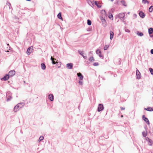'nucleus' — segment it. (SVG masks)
Returning <instances> with one entry per match:
<instances>
[{"label": "nucleus", "mask_w": 153, "mask_h": 153, "mask_svg": "<svg viewBox=\"0 0 153 153\" xmlns=\"http://www.w3.org/2000/svg\"><path fill=\"white\" fill-rule=\"evenodd\" d=\"M15 74V71L14 70L10 71L9 73V75L10 76H12Z\"/></svg>", "instance_id": "7"}, {"label": "nucleus", "mask_w": 153, "mask_h": 153, "mask_svg": "<svg viewBox=\"0 0 153 153\" xmlns=\"http://www.w3.org/2000/svg\"><path fill=\"white\" fill-rule=\"evenodd\" d=\"M89 60L91 62H92L94 61V57L92 56L90 57L89 59Z\"/></svg>", "instance_id": "24"}, {"label": "nucleus", "mask_w": 153, "mask_h": 153, "mask_svg": "<svg viewBox=\"0 0 153 153\" xmlns=\"http://www.w3.org/2000/svg\"><path fill=\"white\" fill-rule=\"evenodd\" d=\"M66 66L67 68L69 69H71L73 68V65L71 63L67 64L66 65Z\"/></svg>", "instance_id": "5"}, {"label": "nucleus", "mask_w": 153, "mask_h": 153, "mask_svg": "<svg viewBox=\"0 0 153 153\" xmlns=\"http://www.w3.org/2000/svg\"><path fill=\"white\" fill-rule=\"evenodd\" d=\"M95 4L96 5H97V1H95Z\"/></svg>", "instance_id": "40"}, {"label": "nucleus", "mask_w": 153, "mask_h": 153, "mask_svg": "<svg viewBox=\"0 0 153 153\" xmlns=\"http://www.w3.org/2000/svg\"><path fill=\"white\" fill-rule=\"evenodd\" d=\"M77 75L79 77L80 80H82L83 79V77L80 73H77Z\"/></svg>", "instance_id": "9"}, {"label": "nucleus", "mask_w": 153, "mask_h": 153, "mask_svg": "<svg viewBox=\"0 0 153 153\" xmlns=\"http://www.w3.org/2000/svg\"><path fill=\"white\" fill-rule=\"evenodd\" d=\"M104 11L105 13V10H104Z\"/></svg>", "instance_id": "44"}, {"label": "nucleus", "mask_w": 153, "mask_h": 153, "mask_svg": "<svg viewBox=\"0 0 153 153\" xmlns=\"http://www.w3.org/2000/svg\"><path fill=\"white\" fill-rule=\"evenodd\" d=\"M136 75L137 79H140L141 78L140 74V72L138 70H137L136 71Z\"/></svg>", "instance_id": "6"}, {"label": "nucleus", "mask_w": 153, "mask_h": 153, "mask_svg": "<svg viewBox=\"0 0 153 153\" xmlns=\"http://www.w3.org/2000/svg\"><path fill=\"white\" fill-rule=\"evenodd\" d=\"M153 10V6H152L149 7V11L150 12H151Z\"/></svg>", "instance_id": "22"}, {"label": "nucleus", "mask_w": 153, "mask_h": 153, "mask_svg": "<svg viewBox=\"0 0 153 153\" xmlns=\"http://www.w3.org/2000/svg\"><path fill=\"white\" fill-rule=\"evenodd\" d=\"M143 118L144 120L146 122L147 124L149 125V122L148 119L144 115L143 116Z\"/></svg>", "instance_id": "8"}, {"label": "nucleus", "mask_w": 153, "mask_h": 153, "mask_svg": "<svg viewBox=\"0 0 153 153\" xmlns=\"http://www.w3.org/2000/svg\"><path fill=\"white\" fill-rule=\"evenodd\" d=\"M57 17L59 19L62 20V17L61 14L60 13H58L57 15Z\"/></svg>", "instance_id": "19"}, {"label": "nucleus", "mask_w": 153, "mask_h": 153, "mask_svg": "<svg viewBox=\"0 0 153 153\" xmlns=\"http://www.w3.org/2000/svg\"><path fill=\"white\" fill-rule=\"evenodd\" d=\"M9 52V51H7V52Z\"/></svg>", "instance_id": "43"}, {"label": "nucleus", "mask_w": 153, "mask_h": 153, "mask_svg": "<svg viewBox=\"0 0 153 153\" xmlns=\"http://www.w3.org/2000/svg\"><path fill=\"white\" fill-rule=\"evenodd\" d=\"M33 49V47L32 46H30L29 48L27 51L26 53L28 55H30Z\"/></svg>", "instance_id": "2"}, {"label": "nucleus", "mask_w": 153, "mask_h": 153, "mask_svg": "<svg viewBox=\"0 0 153 153\" xmlns=\"http://www.w3.org/2000/svg\"><path fill=\"white\" fill-rule=\"evenodd\" d=\"M150 52L152 54H153V49L151 50Z\"/></svg>", "instance_id": "36"}, {"label": "nucleus", "mask_w": 153, "mask_h": 153, "mask_svg": "<svg viewBox=\"0 0 153 153\" xmlns=\"http://www.w3.org/2000/svg\"><path fill=\"white\" fill-rule=\"evenodd\" d=\"M121 2L122 4L125 6H126L127 5L125 1L124 0H122L121 1Z\"/></svg>", "instance_id": "21"}, {"label": "nucleus", "mask_w": 153, "mask_h": 153, "mask_svg": "<svg viewBox=\"0 0 153 153\" xmlns=\"http://www.w3.org/2000/svg\"><path fill=\"white\" fill-rule=\"evenodd\" d=\"M103 108H104L103 105L101 104H100L98 105V111H101L103 110Z\"/></svg>", "instance_id": "3"}, {"label": "nucleus", "mask_w": 153, "mask_h": 153, "mask_svg": "<svg viewBox=\"0 0 153 153\" xmlns=\"http://www.w3.org/2000/svg\"><path fill=\"white\" fill-rule=\"evenodd\" d=\"M121 110H124L125 109V108H124L121 107Z\"/></svg>", "instance_id": "37"}, {"label": "nucleus", "mask_w": 153, "mask_h": 153, "mask_svg": "<svg viewBox=\"0 0 153 153\" xmlns=\"http://www.w3.org/2000/svg\"><path fill=\"white\" fill-rule=\"evenodd\" d=\"M110 39L111 40L112 39L114 36V33L112 31H110Z\"/></svg>", "instance_id": "13"}, {"label": "nucleus", "mask_w": 153, "mask_h": 153, "mask_svg": "<svg viewBox=\"0 0 153 153\" xmlns=\"http://www.w3.org/2000/svg\"><path fill=\"white\" fill-rule=\"evenodd\" d=\"M139 14L140 17H141L142 18H143L145 17V14L142 12L141 11L140 12Z\"/></svg>", "instance_id": "12"}, {"label": "nucleus", "mask_w": 153, "mask_h": 153, "mask_svg": "<svg viewBox=\"0 0 153 153\" xmlns=\"http://www.w3.org/2000/svg\"><path fill=\"white\" fill-rule=\"evenodd\" d=\"M87 24L88 25H91V21L89 19H88L87 20Z\"/></svg>", "instance_id": "25"}, {"label": "nucleus", "mask_w": 153, "mask_h": 153, "mask_svg": "<svg viewBox=\"0 0 153 153\" xmlns=\"http://www.w3.org/2000/svg\"><path fill=\"white\" fill-rule=\"evenodd\" d=\"M79 53L83 56V57L85 59H86L87 58V56H84L83 55V53L81 51V52H79Z\"/></svg>", "instance_id": "23"}, {"label": "nucleus", "mask_w": 153, "mask_h": 153, "mask_svg": "<svg viewBox=\"0 0 153 153\" xmlns=\"http://www.w3.org/2000/svg\"><path fill=\"white\" fill-rule=\"evenodd\" d=\"M51 60L52 61V63L53 64H55L56 63H58L57 62H55L54 61V60H56V59L53 58L52 56H51Z\"/></svg>", "instance_id": "15"}, {"label": "nucleus", "mask_w": 153, "mask_h": 153, "mask_svg": "<svg viewBox=\"0 0 153 153\" xmlns=\"http://www.w3.org/2000/svg\"><path fill=\"white\" fill-rule=\"evenodd\" d=\"M98 63L97 62H95L93 64V65L94 66H97L98 65Z\"/></svg>", "instance_id": "33"}, {"label": "nucleus", "mask_w": 153, "mask_h": 153, "mask_svg": "<svg viewBox=\"0 0 153 153\" xmlns=\"http://www.w3.org/2000/svg\"><path fill=\"white\" fill-rule=\"evenodd\" d=\"M44 139V137L42 136H40L39 139V141L42 140Z\"/></svg>", "instance_id": "30"}, {"label": "nucleus", "mask_w": 153, "mask_h": 153, "mask_svg": "<svg viewBox=\"0 0 153 153\" xmlns=\"http://www.w3.org/2000/svg\"><path fill=\"white\" fill-rule=\"evenodd\" d=\"M142 1L144 2V4H145L146 3H147L148 4H149V1L146 0H143Z\"/></svg>", "instance_id": "31"}, {"label": "nucleus", "mask_w": 153, "mask_h": 153, "mask_svg": "<svg viewBox=\"0 0 153 153\" xmlns=\"http://www.w3.org/2000/svg\"><path fill=\"white\" fill-rule=\"evenodd\" d=\"M125 14L123 13H120L118 15V17L121 19H123L125 17Z\"/></svg>", "instance_id": "4"}, {"label": "nucleus", "mask_w": 153, "mask_h": 153, "mask_svg": "<svg viewBox=\"0 0 153 153\" xmlns=\"http://www.w3.org/2000/svg\"><path fill=\"white\" fill-rule=\"evenodd\" d=\"M137 34L140 36H142L143 35V34L142 33H140L138 32L137 33Z\"/></svg>", "instance_id": "28"}, {"label": "nucleus", "mask_w": 153, "mask_h": 153, "mask_svg": "<svg viewBox=\"0 0 153 153\" xmlns=\"http://www.w3.org/2000/svg\"><path fill=\"white\" fill-rule=\"evenodd\" d=\"M126 32H130V31L129 30H128V29L126 30Z\"/></svg>", "instance_id": "38"}, {"label": "nucleus", "mask_w": 153, "mask_h": 153, "mask_svg": "<svg viewBox=\"0 0 153 153\" xmlns=\"http://www.w3.org/2000/svg\"><path fill=\"white\" fill-rule=\"evenodd\" d=\"M96 53L98 55L100 54H101V51L100 50H97L96 51Z\"/></svg>", "instance_id": "26"}, {"label": "nucleus", "mask_w": 153, "mask_h": 153, "mask_svg": "<svg viewBox=\"0 0 153 153\" xmlns=\"http://www.w3.org/2000/svg\"><path fill=\"white\" fill-rule=\"evenodd\" d=\"M79 82L80 85H82V82L81 81H79Z\"/></svg>", "instance_id": "35"}, {"label": "nucleus", "mask_w": 153, "mask_h": 153, "mask_svg": "<svg viewBox=\"0 0 153 153\" xmlns=\"http://www.w3.org/2000/svg\"><path fill=\"white\" fill-rule=\"evenodd\" d=\"M9 75L7 74L5 76H4V77L2 79H3L5 81L6 80L9 79Z\"/></svg>", "instance_id": "11"}, {"label": "nucleus", "mask_w": 153, "mask_h": 153, "mask_svg": "<svg viewBox=\"0 0 153 153\" xmlns=\"http://www.w3.org/2000/svg\"><path fill=\"white\" fill-rule=\"evenodd\" d=\"M41 65L42 66V68L43 69L45 70V69L46 66L44 64L42 63L41 64Z\"/></svg>", "instance_id": "20"}, {"label": "nucleus", "mask_w": 153, "mask_h": 153, "mask_svg": "<svg viewBox=\"0 0 153 153\" xmlns=\"http://www.w3.org/2000/svg\"><path fill=\"white\" fill-rule=\"evenodd\" d=\"M152 143H153V142L152 141H151V140H150V141H149V145L151 146L152 145Z\"/></svg>", "instance_id": "32"}, {"label": "nucleus", "mask_w": 153, "mask_h": 153, "mask_svg": "<svg viewBox=\"0 0 153 153\" xmlns=\"http://www.w3.org/2000/svg\"><path fill=\"white\" fill-rule=\"evenodd\" d=\"M147 131H144L142 132L143 136L145 137H146L147 136Z\"/></svg>", "instance_id": "18"}, {"label": "nucleus", "mask_w": 153, "mask_h": 153, "mask_svg": "<svg viewBox=\"0 0 153 153\" xmlns=\"http://www.w3.org/2000/svg\"><path fill=\"white\" fill-rule=\"evenodd\" d=\"M149 70L151 74H152L153 75V69L152 68H149Z\"/></svg>", "instance_id": "29"}, {"label": "nucleus", "mask_w": 153, "mask_h": 153, "mask_svg": "<svg viewBox=\"0 0 153 153\" xmlns=\"http://www.w3.org/2000/svg\"><path fill=\"white\" fill-rule=\"evenodd\" d=\"M26 1H30L31 0H26Z\"/></svg>", "instance_id": "41"}, {"label": "nucleus", "mask_w": 153, "mask_h": 153, "mask_svg": "<svg viewBox=\"0 0 153 153\" xmlns=\"http://www.w3.org/2000/svg\"><path fill=\"white\" fill-rule=\"evenodd\" d=\"M145 109L150 111H153V108H152L151 107H148L146 108H145Z\"/></svg>", "instance_id": "16"}, {"label": "nucleus", "mask_w": 153, "mask_h": 153, "mask_svg": "<svg viewBox=\"0 0 153 153\" xmlns=\"http://www.w3.org/2000/svg\"><path fill=\"white\" fill-rule=\"evenodd\" d=\"M153 33V28L150 27L149 29V34H151Z\"/></svg>", "instance_id": "14"}, {"label": "nucleus", "mask_w": 153, "mask_h": 153, "mask_svg": "<svg viewBox=\"0 0 153 153\" xmlns=\"http://www.w3.org/2000/svg\"><path fill=\"white\" fill-rule=\"evenodd\" d=\"M109 47V46L108 45H106L105 46L104 48V49L105 50H107V49Z\"/></svg>", "instance_id": "27"}, {"label": "nucleus", "mask_w": 153, "mask_h": 153, "mask_svg": "<svg viewBox=\"0 0 153 153\" xmlns=\"http://www.w3.org/2000/svg\"><path fill=\"white\" fill-rule=\"evenodd\" d=\"M99 55L100 57H102V58H103V57L102 56L101 54H99Z\"/></svg>", "instance_id": "39"}, {"label": "nucleus", "mask_w": 153, "mask_h": 153, "mask_svg": "<svg viewBox=\"0 0 153 153\" xmlns=\"http://www.w3.org/2000/svg\"><path fill=\"white\" fill-rule=\"evenodd\" d=\"M123 117V115H122L121 116V117Z\"/></svg>", "instance_id": "42"}, {"label": "nucleus", "mask_w": 153, "mask_h": 153, "mask_svg": "<svg viewBox=\"0 0 153 153\" xmlns=\"http://www.w3.org/2000/svg\"><path fill=\"white\" fill-rule=\"evenodd\" d=\"M48 98L52 101L53 100V94H50L48 95Z\"/></svg>", "instance_id": "10"}, {"label": "nucleus", "mask_w": 153, "mask_h": 153, "mask_svg": "<svg viewBox=\"0 0 153 153\" xmlns=\"http://www.w3.org/2000/svg\"><path fill=\"white\" fill-rule=\"evenodd\" d=\"M146 140L149 142V141H150V139L149 138L147 137L146 138Z\"/></svg>", "instance_id": "34"}, {"label": "nucleus", "mask_w": 153, "mask_h": 153, "mask_svg": "<svg viewBox=\"0 0 153 153\" xmlns=\"http://www.w3.org/2000/svg\"><path fill=\"white\" fill-rule=\"evenodd\" d=\"M109 18L113 20V17L112 15V14L110 13H109L108 16Z\"/></svg>", "instance_id": "17"}, {"label": "nucleus", "mask_w": 153, "mask_h": 153, "mask_svg": "<svg viewBox=\"0 0 153 153\" xmlns=\"http://www.w3.org/2000/svg\"><path fill=\"white\" fill-rule=\"evenodd\" d=\"M87 1H88V0H87Z\"/></svg>", "instance_id": "46"}, {"label": "nucleus", "mask_w": 153, "mask_h": 153, "mask_svg": "<svg viewBox=\"0 0 153 153\" xmlns=\"http://www.w3.org/2000/svg\"><path fill=\"white\" fill-rule=\"evenodd\" d=\"M23 105L24 104L23 103H20L16 105L14 108V111L15 112H17L20 108H21Z\"/></svg>", "instance_id": "1"}, {"label": "nucleus", "mask_w": 153, "mask_h": 153, "mask_svg": "<svg viewBox=\"0 0 153 153\" xmlns=\"http://www.w3.org/2000/svg\"><path fill=\"white\" fill-rule=\"evenodd\" d=\"M7 45H9V44H7Z\"/></svg>", "instance_id": "45"}]
</instances>
